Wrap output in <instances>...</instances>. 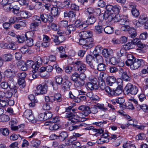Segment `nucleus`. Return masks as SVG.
<instances>
[{"label": "nucleus", "instance_id": "f257e3e1", "mask_svg": "<svg viewBox=\"0 0 148 148\" xmlns=\"http://www.w3.org/2000/svg\"><path fill=\"white\" fill-rule=\"evenodd\" d=\"M98 81L97 78H93L89 80V82H87L86 85L88 90H97L98 88L97 84Z\"/></svg>", "mask_w": 148, "mask_h": 148}, {"label": "nucleus", "instance_id": "f03ea898", "mask_svg": "<svg viewBox=\"0 0 148 148\" xmlns=\"http://www.w3.org/2000/svg\"><path fill=\"white\" fill-rule=\"evenodd\" d=\"M48 88V86L46 84H42L36 87V90L35 93L37 95L45 94L47 92Z\"/></svg>", "mask_w": 148, "mask_h": 148}, {"label": "nucleus", "instance_id": "7ed1b4c3", "mask_svg": "<svg viewBox=\"0 0 148 148\" xmlns=\"http://www.w3.org/2000/svg\"><path fill=\"white\" fill-rule=\"evenodd\" d=\"M123 80L121 78H119L116 80V84L118 85L117 87L115 90H113V96H117L121 94L123 89Z\"/></svg>", "mask_w": 148, "mask_h": 148}, {"label": "nucleus", "instance_id": "20e7f679", "mask_svg": "<svg viewBox=\"0 0 148 148\" xmlns=\"http://www.w3.org/2000/svg\"><path fill=\"white\" fill-rule=\"evenodd\" d=\"M125 89L128 93L133 95H136L138 91V88L136 86L130 83L127 84Z\"/></svg>", "mask_w": 148, "mask_h": 148}, {"label": "nucleus", "instance_id": "39448f33", "mask_svg": "<svg viewBox=\"0 0 148 148\" xmlns=\"http://www.w3.org/2000/svg\"><path fill=\"white\" fill-rule=\"evenodd\" d=\"M132 63V64L130 66L132 70L136 69L140 67H143L145 65V61L142 59L136 58Z\"/></svg>", "mask_w": 148, "mask_h": 148}, {"label": "nucleus", "instance_id": "423d86ee", "mask_svg": "<svg viewBox=\"0 0 148 148\" xmlns=\"http://www.w3.org/2000/svg\"><path fill=\"white\" fill-rule=\"evenodd\" d=\"M148 20V18L146 15L141 14L139 18L138 21H134L133 23L136 27H138L145 24Z\"/></svg>", "mask_w": 148, "mask_h": 148}, {"label": "nucleus", "instance_id": "0eeeda50", "mask_svg": "<svg viewBox=\"0 0 148 148\" xmlns=\"http://www.w3.org/2000/svg\"><path fill=\"white\" fill-rule=\"evenodd\" d=\"M40 23H41V21L45 23L47 22L51 23L53 21V17L52 15L49 14L40 13Z\"/></svg>", "mask_w": 148, "mask_h": 148}, {"label": "nucleus", "instance_id": "6e6552de", "mask_svg": "<svg viewBox=\"0 0 148 148\" xmlns=\"http://www.w3.org/2000/svg\"><path fill=\"white\" fill-rule=\"evenodd\" d=\"M106 10L105 12L111 13H113V12H114V14H117L119 12L121 8L117 5L112 6L110 5H108L106 6Z\"/></svg>", "mask_w": 148, "mask_h": 148}, {"label": "nucleus", "instance_id": "1a4fd4ad", "mask_svg": "<svg viewBox=\"0 0 148 148\" xmlns=\"http://www.w3.org/2000/svg\"><path fill=\"white\" fill-rule=\"evenodd\" d=\"M8 82L9 88L10 89L14 90V96L17 97L18 96L17 93V88L16 86V83L14 81V79L11 77L9 78L8 80Z\"/></svg>", "mask_w": 148, "mask_h": 148}, {"label": "nucleus", "instance_id": "9d476101", "mask_svg": "<svg viewBox=\"0 0 148 148\" xmlns=\"http://www.w3.org/2000/svg\"><path fill=\"white\" fill-rule=\"evenodd\" d=\"M24 115L25 117L32 123H34L36 122V120L32 114L31 110L29 109L26 110L24 113Z\"/></svg>", "mask_w": 148, "mask_h": 148}, {"label": "nucleus", "instance_id": "9b49d317", "mask_svg": "<svg viewBox=\"0 0 148 148\" xmlns=\"http://www.w3.org/2000/svg\"><path fill=\"white\" fill-rule=\"evenodd\" d=\"M78 109L82 111V114L87 116L90 113V107L88 106H81L79 107Z\"/></svg>", "mask_w": 148, "mask_h": 148}, {"label": "nucleus", "instance_id": "f8f14e48", "mask_svg": "<svg viewBox=\"0 0 148 148\" xmlns=\"http://www.w3.org/2000/svg\"><path fill=\"white\" fill-rule=\"evenodd\" d=\"M14 92V90L11 89L7 90L5 92L0 91V96H1L2 98H3L4 96L7 98H10L12 96Z\"/></svg>", "mask_w": 148, "mask_h": 148}, {"label": "nucleus", "instance_id": "ddd939ff", "mask_svg": "<svg viewBox=\"0 0 148 148\" xmlns=\"http://www.w3.org/2000/svg\"><path fill=\"white\" fill-rule=\"evenodd\" d=\"M94 59V56L90 55H88L86 57V63L88 64L90 67L92 69H94L95 66L92 63V62Z\"/></svg>", "mask_w": 148, "mask_h": 148}, {"label": "nucleus", "instance_id": "4468645a", "mask_svg": "<svg viewBox=\"0 0 148 148\" xmlns=\"http://www.w3.org/2000/svg\"><path fill=\"white\" fill-rule=\"evenodd\" d=\"M122 73L121 77L124 81L126 82L130 80L131 77V75L129 71H123Z\"/></svg>", "mask_w": 148, "mask_h": 148}, {"label": "nucleus", "instance_id": "2eb2a0df", "mask_svg": "<svg viewBox=\"0 0 148 148\" xmlns=\"http://www.w3.org/2000/svg\"><path fill=\"white\" fill-rule=\"evenodd\" d=\"M16 73V70H12L10 69H7L4 71L5 76L9 77L15 76Z\"/></svg>", "mask_w": 148, "mask_h": 148}, {"label": "nucleus", "instance_id": "dca6fc26", "mask_svg": "<svg viewBox=\"0 0 148 148\" xmlns=\"http://www.w3.org/2000/svg\"><path fill=\"white\" fill-rule=\"evenodd\" d=\"M100 87L101 89L105 90L109 96H113V90H112L110 87L107 86L105 87L104 84L103 85L102 84L100 86Z\"/></svg>", "mask_w": 148, "mask_h": 148}, {"label": "nucleus", "instance_id": "f3484780", "mask_svg": "<svg viewBox=\"0 0 148 148\" xmlns=\"http://www.w3.org/2000/svg\"><path fill=\"white\" fill-rule=\"evenodd\" d=\"M92 36L91 33L88 31L81 32L79 34V36L80 38L85 40Z\"/></svg>", "mask_w": 148, "mask_h": 148}, {"label": "nucleus", "instance_id": "a211bd4d", "mask_svg": "<svg viewBox=\"0 0 148 148\" xmlns=\"http://www.w3.org/2000/svg\"><path fill=\"white\" fill-rule=\"evenodd\" d=\"M109 136L106 133H103L99 139L101 144L107 143L109 141Z\"/></svg>", "mask_w": 148, "mask_h": 148}, {"label": "nucleus", "instance_id": "6ab92c4d", "mask_svg": "<svg viewBox=\"0 0 148 148\" xmlns=\"http://www.w3.org/2000/svg\"><path fill=\"white\" fill-rule=\"evenodd\" d=\"M127 60L125 62V64L127 66H130L131 64H132L134 60L136 59L131 54H128L127 55Z\"/></svg>", "mask_w": 148, "mask_h": 148}, {"label": "nucleus", "instance_id": "aec40b11", "mask_svg": "<svg viewBox=\"0 0 148 148\" xmlns=\"http://www.w3.org/2000/svg\"><path fill=\"white\" fill-rule=\"evenodd\" d=\"M115 14L108 13L107 12H105L104 14V18L106 20L110 22L112 20H114V16Z\"/></svg>", "mask_w": 148, "mask_h": 148}, {"label": "nucleus", "instance_id": "412c9836", "mask_svg": "<svg viewBox=\"0 0 148 148\" xmlns=\"http://www.w3.org/2000/svg\"><path fill=\"white\" fill-rule=\"evenodd\" d=\"M86 130H92L95 132H96V134H100L104 132V131L102 129H96L94 128L93 127L90 126L84 128Z\"/></svg>", "mask_w": 148, "mask_h": 148}, {"label": "nucleus", "instance_id": "4be33fe9", "mask_svg": "<svg viewBox=\"0 0 148 148\" xmlns=\"http://www.w3.org/2000/svg\"><path fill=\"white\" fill-rule=\"evenodd\" d=\"M106 82L107 84L110 86L115 83H116V78L113 76H109L106 79Z\"/></svg>", "mask_w": 148, "mask_h": 148}, {"label": "nucleus", "instance_id": "5701e85b", "mask_svg": "<svg viewBox=\"0 0 148 148\" xmlns=\"http://www.w3.org/2000/svg\"><path fill=\"white\" fill-rule=\"evenodd\" d=\"M71 85V83L69 81L64 82L62 85V88L64 91L69 90Z\"/></svg>", "mask_w": 148, "mask_h": 148}, {"label": "nucleus", "instance_id": "b1692460", "mask_svg": "<svg viewBox=\"0 0 148 148\" xmlns=\"http://www.w3.org/2000/svg\"><path fill=\"white\" fill-rule=\"evenodd\" d=\"M68 135L67 132L62 131L60 133L58 136V139L60 141L62 142L65 140L68 137Z\"/></svg>", "mask_w": 148, "mask_h": 148}, {"label": "nucleus", "instance_id": "393cba45", "mask_svg": "<svg viewBox=\"0 0 148 148\" xmlns=\"http://www.w3.org/2000/svg\"><path fill=\"white\" fill-rule=\"evenodd\" d=\"M79 44L80 45H85L90 48L94 46V43L86 44V40L85 39L80 38L79 39Z\"/></svg>", "mask_w": 148, "mask_h": 148}, {"label": "nucleus", "instance_id": "a878e982", "mask_svg": "<svg viewBox=\"0 0 148 148\" xmlns=\"http://www.w3.org/2000/svg\"><path fill=\"white\" fill-rule=\"evenodd\" d=\"M96 18L93 15H91L87 18L86 21V23H87L88 25H91L93 24L96 21Z\"/></svg>", "mask_w": 148, "mask_h": 148}, {"label": "nucleus", "instance_id": "bb28decb", "mask_svg": "<svg viewBox=\"0 0 148 148\" xmlns=\"http://www.w3.org/2000/svg\"><path fill=\"white\" fill-rule=\"evenodd\" d=\"M18 66H21L20 69L23 71H25L28 68L25 62L23 60H20L18 62Z\"/></svg>", "mask_w": 148, "mask_h": 148}, {"label": "nucleus", "instance_id": "cd10ccee", "mask_svg": "<svg viewBox=\"0 0 148 148\" xmlns=\"http://www.w3.org/2000/svg\"><path fill=\"white\" fill-rule=\"evenodd\" d=\"M110 61L111 64H112L115 65L117 64H120V65H118L120 66H122L124 65V63H120V60L119 59H118L115 57H113L111 58L110 59Z\"/></svg>", "mask_w": 148, "mask_h": 148}, {"label": "nucleus", "instance_id": "c85d7f7f", "mask_svg": "<svg viewBox=\"0 0 148 148\" xmlns=\"http://www.w3.org/2000/svg\"><path fill=\"white\" fill-rule=\"evenodd\" d=\"M40 143V141L37 139H34L30 141L31 146L35 148L38 147Z\"/></svg>", "mask_w": 148, "mask_h": 148}, {"label": "nucleus", "instance_id": "c756f323", "mask_svg": "<svg viewBox=\"0 0 148 148\" xmlns=\"http://www.w3.org/2000/svg\"><path fill=\"white\" fill-rule=\"evenodd\" d=\"M76 138L73 136H70L65 141V144L67 145H72L73 141H75Z\"/></svg>", "mask_w": 148, "mask_h": 148}, {"label": "nucleus", "instance_id": "7c9ffc66", "mask_svg": "<svg viewBox=\"0 0 148 148\" xmlns=\"http://www.w3.org/2000/svg\"><path fill=\"white\" fill-rule=\"evenodd\" d=\"M112 52V50L110 49H104L102 51V54L104 57L107 58L111 55Z\"/></svg>", "mask_w": 148, "mask_h": 148}, {"label": "nucleus", "instance_id": "2f4dec72", "mask_svg": "<svg viewBox=\"0 0 148 148\" xmlns=\"http://www.w3.org/2000/svg\"><path fill=\"white\" fill-rule=\"evenodd\" d=\"M18 16L20 17V18H25L29 17L28 12L27 11H20L18 12Z\"/></svg>", "mask_w": 148, "mask_h": 148}, {"label": "nucleus", "instance_id": "473e14b6", "mask_svg": "<svg viewBox=\"0 0 148 148\" xmlns=\"http://www.w3.org/2000/svg\"><path fill=\"white\" fill-rule=\"evenodd\" d=\"M40 24L38 22L36 21H33L30 24V28L33 31H34L36 28L39 26Z\"/></svg>", "mask_w": 148, "mask_h": 148}, {"label": "nucleus", "instance_id": "72a5a7b5", "mask_svg": "<svg viewBox=\"0 0 148 148\" xmlns=\"http://www.w3.org/2000/svg\"><path fill=\"white\" fill-rule=\"evenodd\" d=\"M129 22V20L127 18V16H123L121 18L118 24L121 25H124L127 24Z\"/></svg>", "mask_w": 148, "mask_h": 148}, {"label": "nucleus", "instance_id": "f704fd0d", "mask_svg": "<svg viewBox=\"0 0 148 148\" xmlns=\"http://www.w3.org/2000/svg\"><path fill=\"white\" fill-rule=\"evenodd\" d=\"M76 29L75 27L73 24L69 25L67 27V30L66 31V34H69L71 33L72 31H73Z\"/></svg>", "mask_w": 148, "mask_h": 148}, {"label": "nucleus", "instance_id": "c9c22d12", "mask_svg": "<svg viewBox=\"0 0 148 148\" xmlns=\"http://www.w3.org/2000/svg\"><path fill=\"white\" fill-rule=\"evenodd\" d=\"M11 10L12 12L14 14H17L19 12V7L18 5H11Z\"/></svg>", "mask_w": 148, "mask_h": 148}, {"label": "nucleus", "instance_id": "e433bc0d", "mask_svg": "<svg viewBox=\"0 0 148 148\" xmlns=\"http://www.w3.org/2000/svg\"><path fill=\"white\" fill-rule=\"evenodd\" d=\"M101 47L100 45L97 46L93 51L92 53L94 56H97V55H99V53L100 52L101 50Z\"/></svg>", "mask_w": 148, "mask_h": 148}, {"label": "nucleus", "instance_id": "4c0bfd02", "mask_svg": "<svg viewBox=\"0 0 148 148\" xmlns=\"http://www.w3.org/2000/svg\"><path fill=\"white\" fill-rule=\"evenodd\" d=\"M94 60L96 63L99 64L103 62V59L102 56L99 55L94 56Z\"/></svg>", "mask_w": 148, "mask_h": 148}, {"label": "nucleus", "instance_id": "58836bf2", "mask_svg": "<svg viewBox=\"0 0 148 148\" xmlns=\"http://www.w3.org/2000/svg\"><path fill=\"white\" fill-rule=\"evenodd\" d=\"M97 69L99 71H104L106 69V66L103 62H102L101 63L98 64Z\"/></svg>", "mask_w": 148, "mask_h": 148}, {"label": "nucleus", "instance_id": "ea45409f", "mask_svg": "<svg viewBox=\"0 0 148 148\" xmlns=\"http://www.w3.org/2000/svg\"><path fill=\"white\" fill-rule=\"evenodd\" d=\"M122 108L123 109H127L132 110H133L134 108L133 104L130 102H128L125 105L123 106H122Z\"/></svg>", "mask_w": 148, "mask_h": 148}, {"label": "nucleus", "instance_id": "a19ab883", "mask_svg": "<svg viewBox=\"0 0 148 148\" xmlns=\"http://www.w3.org/2000/svg\"><path fill=\"white\" fill-rule=\"evenodd\" d=\"M128 32L130 36L132 38H134L137 36L136 30L133 28H131Z\"/></svg>", "mask_w": 148, "mask_h": 148}, {"label": "nucleus", "instance_id": "79ce46f5", "mask_svg": "<svg viewBox=\"0 0 148 148\" xmlns=\"http://www.w3.org/2000/svg\"><path fill=\"white\" fill-rule=\"evenodd\" d=\"M26 39L25 40V43L26 46L29 47H31L34 45L33 40L32 38H30L28 37L26 38Z\"/></svg>", "mask_w": 148, "mask_h": 148}, {"label": "nucleus", "instance_id": "37998d69", "mask_svg": "<svg viewBox=\"0 0 148 148\" xmlns=\"http://www.w3.org/2000/svg\"><path fill=\"white\" fill-rule=\"evenodd\" d=\"M105 33L107 34H111L113 32V28L110 26H107L104 29Z\"/></svg>", "mask_w": 148, "mask_h": 148}, {"label": "nucleus", "instance_id": "c03bdc74", "mask_svg": "<svg viewBox=\"0 0 148 148\" xmlns=\"http://www.w3.org/2000/svg\"><path fill=\"white\" fill-rule=\"evenodd\" d=\"M126 51L127 50L123 47L120 50H119L117 51V55L118 56L120 57L123 56L126 53Z\"/></svg>", "mask_w": 148, "mask_h": 148}, {"label": "nucleus", "instance_id": "a18cd8bd", "mask_svg": "<svg viewBox=\"0 0 148 148\" xmlns=\"http://www.w3.org/2000/svg\"><path fill=\"white\" fill-rule=\"evenodd\" d=\"M34 60L36 64L39 66L42 63V60L41 58L38 56H35L34 58Z\"/></svg>", "mask_w": 148, "mask_h": 148}, {"label": "nucleus", "instance_id": "49530a36", "mask_svg": "<svg viewBox=\"0 0 148 148\" xmlns=\"http://www.w3.org/2000/svg\"><path fill=\"white\" fill-rule=\"evenodd\" d=\"M21 19L20 17H17L16 16L11 17L9 20V22L11 24L18 22Z\"/></svg>", "mask_w": 148, "mask_h": 148}, {"label": "nucleus", "instance_id": "de8ad7c7", "mask_svg": "<svg viewBox=\"0 0 148 148\" xmlns=\"http://www.w3.org/2000/svg\"><path fill=\"white\" fill-rule=\"evenodd\" d=\"M10 120L9 116L5 114H3L0 115V121L3 122H5L8 121Z\"/></svg>", "mask_w": 148, "mask_h": 148}, {"label": "nucleus", "instance_id": "09e8293b", "mask_svg": "<svg viewBox=\"0 0 148 148\" xmlns=\"http://www.w3.org/2000/svg\"><path fill=\"white\" fill-rule=\"evenodd\" d=\"M78 70L80 73L84 72L87 69L86 65L84 63L79 67L78 69Z\"/></svg>", "mask_w": 148, "mask_h": 148}, {"label": "nucleus", "instance_id": "8fccbe9b", "mask_svg": "<svg viewBox=\"0 0 148 148\" xmlns=\"http://www.w3.org/2000/svg\"><path fill=\"white\" fill-rule=\"evenodd\" d=\"M103 30V27L102 25H97L95 27V32L98 34L101 33Z\"/></svg>", "mask_w": 148, "mask_h": 148}, {"label": "nucleus", "instance_id": "3c124183", "mask_svg": "<svg viewBox=\"0 0 148 148\" xmlns=\"http://www.w3.org/2000/svg\"><path fill=\"white\" fill-rule=\"evenodd\" d=\"M123 47L126 50L131 49L133 48L132 42H128L127 43L123 45Z\"/></svg>", "mask_w": 148, "mask_h": 148}, {"label": "nucleus", "instance_id": "603ef678", "mask_svg": "<svg viewBox=\"0 0 148 148\" xmlns=\"http://www.w3.org/2000/svg\"><path fill=\"white\" fill-rule=\"evenodd\" d=\"M0 132L3 135L5 136H8L9 133V131L7 128H1L0 129Z\"/></svg>", "mask_w": 148, "mask_h": 148}, {"label": "nucleus", "instance_id": "864d4df0", "mask_svg": "<svg viewBox=\"0 0 148 148\" xmlns=\"http://www.w3.org/2000/svg\"><path fill=\"white\" fill-rule=\"evenodd\" d=\"M116 102L117 103L119 104L120 106V107L122 108L123 106H124V105L123 104L125 102L124 99L122 98H119L116 99L115 100Z\"/></svg>", "mask_w": 148, "mask_h": 148}, {"label": "nucleus", "instance_id": "5fc2aeb1", "mask_svg": "<svg viewBox=\"0 0 148 148\" xmlns=\"http://www.w3.org/2000/svg\"><path fill=\"white\" fill-rule=\"evenodd\" d=\"M84 84V81L80 82L77 81L76 82L74 83V85L76 88L77 89L80 88L82 86H83Z\"/></svg>", "mask_w": 148, "mask_h": 148}, {"label": "nucleus", "instance_id": "6e6d98bb", "mask_svg": "<svg viewBox=\"0 0 148 148\" xmlns=\"http://www.w3.org/2000/svg\"><path fill=\"white\" fill-rule=\"evenodd\" d=\"M17 48L16 45L14 42H11L8 44L7 49L15 50Z\"/></svg>", "mask_w": 148, "mask_h": 148}, {"label": "nucleus", "instance_id": "4d7b16f0", "mask_svg": "<svg viewBox=\"0 0 148 148\" xmlns=\"http://www.w3.org/2000/svg\"><path fill=\"white\" fill-rule=\"evenodd\" d=\"M145 135L143 133H140L137 135L136 137V138L138 140H142L145 139Z\"/></svg>", "mask_w": 148, "mask_h": 148}, {"label": "nucleus", "instance_id": "13d9d810", "mask_svg": "<svg viewBox=\"0 0 148 148\" xmlns=\"http://www.w3.org/2000/svg\"><path fill=\"white\" fill-rule=\"evenodd\" d=\"M131 11L133 16L135 17H137L140 14L138 10L136 8L132 9Z\"/></svg>", "mask_w": 148, "mask_h": 148}, {"label": "nucleus", "instance_id": "bf43d9fd", "mask_svg": "<svg viewBox=\"0 0 148 148\" xmlns=\"http://www.w3.org/2000/svg\"><path fill=\"white\" fill-rule=\"evenodd\" d=\"M18 83L21 88H24L25 86L24 79H18Z\"/></svg>", "mask_w": 148, "mask_h": 148}, {"label": "nucleus", "instance_id": "052dcab7", "mask_svg": "<svg viewBox=\"0 0 148 148\" xmlns=\"http://www.w3.org/2000/svg\"><path fill=\"white\" fill-rule=\"evenodd\" d=\"M51 13L52 16H57L58 14V10L57 8L53 7L51 9Z\"/></svg>", "mask_w": 148, "mask_h": 148}, {"label": "nucleus", "instance_id": "680f3d73", "mask_svg": "<svg viewBox=\"0 0 148 148\" xmlns=\"http://www.w3.org/2000/svg\"><path fill=\"white\" fill-rule=\"evenodd\" d=\"M79 77V74L76 72H75L71 75V79L73 81L75 82L77 80Z\"/></svg>", "mask_w": 148, "mask_h": 148}, {"label": "nucleus", "instance_id": "e2e57ef3", "mask_svg": "<svg viewBox=\"0 0 148 148\" xmlns=\"http://www.w3.org/2000/svg\"><path fill=\"white\" fill-rule=\"evenodd\" d=\"M55 80L57 84L60 85L62 84L63 79L62 77L60 75L57 76L55 77Z\"/></svg>", "mask_w": 148, "mask_h": 148}, {"label": "nucleus", "instance_id": "0e129e2a", "mask_svg": "<svg viewBox=\"0 0 148 148\" xmlns=\"http://www.w3.org/2000/svg\"><path fill=\"white\" fill-rule=\"evenodd\" d=\"M4 58L6 61H10L12 59V55L10 53L5 54L4 56Z\"/></svg>", "mask_w": 148, "mask_h": 148}, {"label": "nucleus", "instance_id": "69168bd1", "mask_svg": "<svg viewBox=\"0 0 148 148\" xmlns=\"http://www.w3.org/2000/svg\"><path fill=\"white\" fill-rule=\"evenodd\" d=\"M87 126V124L83 123H80L78 125H73L74 130L79 128L81 127H86Z\"/></svg>", "mask_w": 148, "mask_h": 148}, {"label": "nucleus", "instance_id": "338daca9", "mask_svg": "<svg viewBox=\"0 0 148 148\" xmlns=\"http://www.w3.org/2000/svg\"><path fill=\"white\" fill-rule=\"evenodd\" d=\"M90 111L91 112L90 113H92L95 114L97 113L98 112V110L96 105L92 106L90 108Z\"/></svg>", "mask_w": 148, "mask_h": 148}, {"label": "nucleus", "instance_id": "774afa93", "mask_svg": "<svg viewBox=\"0 0 148 148\" xmlns=\"http://www.w3.org/2000/svg\"><path fill=\"white\" fill-rule=\"evenodd\" d=\"M140 108L145 112H148V106L146 104L139 105Z\"/></svg>", "mask_w": 148, "mask_h": 148}]
</instances>
